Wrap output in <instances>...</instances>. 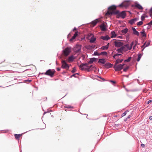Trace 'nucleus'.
Segmentation results:
<instances>
[{"label":"nucleus","instance_id":"obj_1","mask_svg":"<svg viewBox=\"0 0 152 152\" xmlns=\"http://www.w3.org/2000/svg\"><path fill=\"white\" fill-rule=\"evenodd\" d=\"M113 14L117 15L116 17L117 18H119L121 17L123 18H124L126 16V14L125 11H122L121 12H119V11L118 10H116V12H108L107 13V15Z\"/></svg>","mask_w":152,"mask_h":152},{"label":"nucleus","instance_id":"obj_2","mask_svg":"<svg viewBox=\"0 0 152 152\" xmlns=\"http://www.w3.org/2000/svg\"><path fill=\"white\" fill-rule=\"evenodd\" d=\"M80 69L82 70L90 71L92 70V68H94V66L91 65L90 66H88V64L87 63L82 64L80 66Z\"/></svg>","mask_w":152,"mask_h":152},{"label":"nucleus","instance_id":"obj_3","mask_svg":"<svg viewBox=\"0 0 152 152\" xmlns=\"http://www.w3.org/2000/svg\"><path fill=\"white\" fill-rule=\"evenodd\" d=\"M55 71L54 70L49 69L45 73H42L45 75L50 76L51 77H53L55 73Z\"/></svg>","mask_w":152,"mask_h":152},{"label":"nucleus","instance_id":"obj_4","mask_svg":"<svg viewBox=\"0 0 152 152\" xmlns=\"http://www.w3.org/2000/svg\"><path fill=\"white\" fill-rule=\"evenodd\" d=\"M116 8V7L114 5H112L109 7L108 8V11L106 13L105 15L107 16H109L111 15H107V13L108 12H116V10H115Z\"/></svg>","mask_w":152,"mask_h":152},{"label":"nucleus","instance_id":"obj_5","mask_svg":"<svg viewBox=\"0 0 152 152\" xmlns=\"http://www.w3.org/2000/svg\"><path fill=\"white\" fill-rule=\"evenodd\" d=\"M118 64H116L115 63V64L113 67L115 71H120L123 68L124 66V64H119L118 65Z\"/></svg>","mask_w":152,"mask_h":152},{"label":"nucleus","instance_id":"obj_6","mask_svg":"<svg viewBox=\"0 0 152 152\" xmlns=\"http://www.w3.org/2000/svg\"><path fill=\"white\" fill-rule=\"evenodd\" d=\"M115 46L117 47H122L124 45L123 42L121 40H115L114 41Z\"/></svg>","mask_w":152,"mask_h":152},{"label":"nucleus","instance_id":"obj_7","mask_svg":"<svg viewBox=\"0 0 152 152\" xmlns=\"http://www.w3.org/2000/svg\"><path fill=\"white\" fill-rule=\"evenodd\" d=\"M130 4V1H126L123 2L121 4L118 5V7H120L126 8L128 7Z\"/></svg>","mask_w":152,"mask_h":152},{"label":"nucleus","instance_id":"obj_8","mask_svg":"<svg viewBox=\"0 0 152 152\" xmlns=\"http://www.w3.org/2000/svg\"><path fill=\"white\" fill-rule=\"evenodd\" d=\"M71 51V48L67 47L63 51V53L64 56H66L69 55Z\"/></svg>","mask_w":152,"mask_h":152},{"label":"nucleus","instance_id":"obj_9","mask_svg":"<svg viewBox=\"0 0 152 152\" xmlns=\"http://www.w3.org/2000/svg\"><path fill=\"white\" fill-rule=\"evenodd\" d=\"M62 66L61 67L62 68L68 69H69V65L66 63L65 61H63L61 62Z\"/></svg>","mask_w":152,"mask_h":152},{"label":"nucleus","instance_id":"obj_10","mask_svg":"<svg viewBox=\"0 0 152 152\" xmlns=\"http://www.w3.org/2000/svg\"><path fill=\"white\" fill-rule=\"evenodd\" d=\"M10 66L15 69L19 68L20 66V64L17 63L11 64Z\"/></svg>","mask_w":152,"mask_h":152},{"label":"nucleus","instance_id":"obj_11","mask_svg":"<svg viewBox=\"0 0 152 152\" xmlns=\"http://www.w3.org/2000/svg\"><path fill=\"white\" fill-rule=\"evenodd\" d=\"M100 39H103L104 40L107 41L110 39V37L108 35H106L105 36H101Z\"/></svg>","mask_w":152,"mask_h":152},{"label":"nucleus","instance_id":"obj_12","mask_svg":"<svg viewBox=\"0 0 152 152\" xmlns=\"http://www.w3.org/2000/svg\"><path fill=\"white\" fill-rule=\"evenodd\" d=\"M113 65L109 63H106L104 66L105 67L107 68H109L113 66Z\"/></svg>","mask_w":152,"mask_h":152},{"label":"nucleus","instance_id":"obj_13","mask_svg":"<svg viewBox=\"0 0 152 152\" xmlns=\"http://www.w3.org/2000/svg\"><path fill=\"white\" fill-rule=\"evenodd\" d=\"M132 29L133 31V34H135L137 36H139V32L137 31L136 29L134 28H132Z\"/></svg>","mask_w":152,"mask_h":152},{"label":"nucleus","instance_id":"obj_14","mask_svg":"<svg viewBox=\"0 0 152 152\" xmlns=\"http://www.w3.org/2000/svg\"><path fill=\"white\" fill-rule=\"evenodd\" d=\"M99 21V19H96L95 20L92 21L91 22V24L93 25V26H95L96 23Z\"/></svg>","mask_w":152,"mask_h":152},{"label":"nucleus","instance_id":"obj_15","mask_svg":"<svg viewBox=\"0 0 152 152\" xmlns=\"http://www.w3.org/2000/svg\"><path fill=\"white\" fill-rule=\"evenodd\" d=\"M135 7L140 10H142L143 8L140 4H136L135 5Z\"/></svg>","mask_w":152,"mask_h":152},{"label":"nucleus","instance_id":"obj_16","mask_svg":"<svg viewBox=\"0 0 152 152\" xmlns=\"http://www.w3.org/2000/svg\"><path fill=\"white\" fill-rule=\"evenodd\" d=\"M98 62L104 64L105 63L106 61L104 59H99Z\"/></svg>","mask_w":152,"mask_h":152},{"label":"nucleus","instance_id":"obj_17","mask_svg":"<svg viewBox=\"0 0 152 152\" xmlns=\"http://www.w3.org/2000/svg\"><path fill=\"white\" fill-rule=\"evenodd\" d=\"M22 135V134H15L14 136L15 137V138L17 140H19L20 137Z\"/></svg>","mask_w":152,"mask_h":152},{"label":"nucleus","instance_id":"obj_18","mask_svg":"<svg viewBox=\"0 0 152 152\" xmlns=\"http://www.w3.org/2000/svg\"><path fill=\"white\" fill-rule=\"evenodd\" d=\"M100 28L102 31H104L106 30L105 25L104 24H102L100 26Z\"/></svg>","mask_w":152,"mask_h":152},{"label":"nucleus","instance_id":"obj_19","mask_svg":"<svg viewBox=\"0 0 152 152\" xmlns=\"http://www.w3.org/2000/svg\"><path fill=\"white\" fill-rule=\"evenodd\" d=\"M137 18L132 19L129 21V23L131 24H132L133 23H134L135 21H137Z\"/></svg>","mask_w":152,"mask_h":152},{"label":"nucleus","instance_id":"obj_20","mask_svg":"<svg viewBox=\"0 0 152 152\" xmlns=\"http://www.w3.org/2000/svg\"><path fill=\"white\" fill-rule=\"evenodd\" d=\"M109 43H108L107 45L105 46H103L101 48V49L102 50H107L109 46Z\"/></svg>","mask_w":152,"mask_h":152},{"label":"nucleus","instance_id":"obj_21","mask_svg":"<svg viewBox=\"0 0 152 152\" xmlns=\"http://www.w3.org/2000/svg\"><path fill=\"white\" fill-rule=\"evenodd\" d=\"M121 47L123 51H126L128 50L126 48H127L126 47V45H125L124 46H122Z\"/></svg>","mask_w":152,"mask_h":152},{"label":"nucleus","instance_id":"obj_22","mask_svg":"<svg viewBox=\"0 0 152 152\" xmlns=\"http://www.w3.org/2000/svg\"><path fill=\"white\" fill-rule=\"evenodd\" d=\"M116 51L119 53H123V50H122V49L121 47L120 48L117 49L116 50Z\"/></svg>","mask_w":152,"mask_h":152},{"label":"nucleus","instance_id":"obj_23","mask_svg":"<svg viewBox=\"0 0 152 152\" xmlns=\"http://www.w3.org/2000/svg\"><path fill=\"white\" fill-rule=\"evenodd\" d=\"M95 58H92L90 59V61L88 62V64H92L94 61H95Z\"/></svg>","mask_w":152,"mask_h":152},{"label":"nucleus","instance_id":"obj_24","mask_svg":"<svg viewBox=\"0 0 152 152\" xmlns=\"http://www.w3.org/2000/svg\"><path fill=\"white\" fill-rule=\"evenodd\" d=\"M74 57L73 56H71L69 57L68 59V61L69 62L72 61L74 59Z\"/></svg>","mask_w":152,"mask_h":152},{"label":"nucleus","instance_id":"obj_25","mask_svg":"<svg viewBox=\"0 0 152 152\" xmlns=\"http://www.w3.org/2000/svg\"><path fill=\"white\" fill-rule=\"evenodd\" d=\"M111 38H113L115 37L116 35L115 32L114 31H112L111 32Z\"/></svg>","mask_w":152,"mask_h":152},{"label":"nucleus","instance_id":"obj_26","mask_svg":"<svg viewBox=\"0 0 152 152\" xmlns=\"http://www.w3.org/2000/svg\"><path fill=\"white\" fill-rule=\"evenodd\" d=\"M96 40V38L94 37H92L91 39L90 40V42L91 43H93Z\"/></svg>","mask_w":152,"mask_h":152},{"label":"nucleus","instance_id":"obj_27","mask_svg":"<svg viewBox=\"0 0 152 152\" xmlns=\"http://www.w3.org/2000/svg\"><path fill=\"white\" fill-rule=\"evenodd\" d=\"M128 31V29L127 28H126L121 31V32L124 34L126 33Z\"/></svg>","mask_w":152,"mask_h":152},{"label":"nucleus","instance_id":"obj_28","mask_svg":"<svg viewBox=\"0 0 152 152\" xmlns=\"http://www.w3.org/2000/svg\"><path fill=\"white\" fill-rule=\"evenodd\" d=\"M123 61V59H118L116 61L115 63L118 64L119 63H121Z\"/></svg>","mask_w":152,"mask_h":152},{"label":"nucleus","instance_id":"obj_29","mask_svg":"<svg viewBox=\"0 0 152 152\" xmlns=\"http://www.w3.org/2000/svg\"><path fill=\"white\" fill-rule=\"evenodd\" d=\"M129 113V111L128 110H127L124 112L122 114V116L123 117L125 115H126V114H128Z\"/></svg>","mask_w":152,"mask_h":152},{"label":"nucleus","instance_id":"obj_30","mask_svg":"<svg viewBox=\"0 0 152 152\" xmlns=\"http://www.w3.org/2000/svg\"><path fill=\"white\" fill-rule=\"evenodd\" d=\"M142 55V54H140L138 55V58L137 59V61H140Z\"/></svg>","mask_w":152,"mask_h":152},{"label":"nucleus","instance_id":"obj_31","mask_svg":"<svg viewBox=\"0 0 152 152\" xmlns=\"http://www.w3.org/2000/svg\"><path fill=\"white\" fill-rule=\"evenodd\" d=\"M135 43H134V45L133 47V49H134L135 48L136 46H137V45H139V44L137 42V41H134Z\"/></svg>","mask_w":152,"mask_h":152},{"label":"nucleus","instance_id":"obj_32","mask_svg":"<svg viewBox=\"0 0 152 152\" xmlns=\"http://www.w3.org/2000/svg\"><path fill=\"white\" fill-rule=\"evenodd\" d=\"M126 48L128 50H131L132 48V47L130 46V45L129 44H126Z\"/></svg>","mask_w":152,"mask_h":152},{"label":"nucleus","instance_id":"obj_33","mask_svg":"<svg viewBox=\"0 0 152 152\" xmlns=\"http://www.w3.org/2000/svg\"><path fill=\"white\" fill-rule=\"evenodd\" d=\"M141 34L143 37H146V34L145 33V32L143 31H142L141 32Z\"/></svg>","mask_w":152,"mask_h":152},{"label":"nucleus","instance_id":"obj_34","mask_svg":"<svg viewBox=\"0 0 152 152\" xmlns=\"http://www.w3.org/2000/svg\"><path fill=\"white\" fill-rule=\"evenodd\" d=\"M107 53L106 52H102L100 53V55H107Z\"/></svg>","mask_w":152,"mask_h":152},{"label":"nucleus","instance_id":"obj_35","mask_svg":"<svg viewBox=\"0 0 152 152\" xmlns=\"http://www.w3.org/2000/svg\"><path fill=\"white\" fill-rule=\"evenodd\" d=\"M86 48L88 49H91L92 47H91V45H88L86 46Z\"/></svg>","mask_w":152,"mask_h":152},{"label":"nucleus","instance_id":"obj_36","mask_svg":"<svg viewBox=\"0 0 152 152\" xmlns=\"http://www.w3.org/2000/svg\"><path fill=\"white\" fill-rule=\"evenodd\" d=\"M131 59V57H130L128 58L126 60H125V61L127 62H129L130 61Z\"/></svg>","mask_w":152,"mask_h":152},{"label":"nucleus","instance_id":"obj_37","mask_svg":"<svg viewBox=\"0 0 152 152\" xmlns=\"http://www.w3.org/2000/svg\"><path fill=\"white\" fill-rule=\"evenodd\" d=\"M94 55L95 56H99L100 55V53H98L97 51H95L94 52Z\"/></svg>","mask_w":152,"mask_h":152},{"label":"nucleus","instance_id":"obj_38","mask_svg":"<svg viewBox=\"0 0 152 152\" xmlns=\"http://www.w3.org/2000/svg\"><path fill=\"white\" fill-rule=\"evenodd\" d=\"M121 55V54H118V53H116L113 56V57L114 58H115V57L117 56Z\"/></svg>","mask_w":152,"mask_h":152},{"label":"nucleus","instance_id":"obj_39","mask_svg":"<svg viewBox=\"0 0 152 152\" xmlns=\"http://www.w3.org/2000/svg\"><path fill=\"white\" fill-rule=\"evenodd\" d=\"M65 108H73V107L72 106L69 105H66V106H65Z\"/></svg>","mask_w":152,"mask_h":152},{"label":"nucleus","instance_id":"obj_40","mask_svg":"<svg viewBox=\"0 0 152 152\" xmlns=\"http://www.w3.org/2000/svg\"><path fill=\"white\" fill-rule=\"evenodd\" d=\"M143 22L142 21H140L137 23V26H140L142 24Z\"/></svg>","mask_w":152,"mask_h":152},{"label":"nucleus","instance_id":"obj_41","mask_svg":"<svg viewBox=\"0 0 152 152\" xmlns=\"http://www.w3.org/2000/svg\"><path fill=\"white\" fill-rule=\"evenodd\" d=\"M146 42V44H145L146 45L145 46V47H144V48H145V47L148 46L150 44V42H148L147 43H146V42Z\"/></svg>","mask_w":152,"mask_h":152},{"label":"nucleus","instance_id":"obj_42","mask_svg":"<svg viewBox=\"0 0 152 152\" xmlns=\"http://www.w3.org/2000/svg\"><path fill=\"white\" fill-rule=\"evenodd\" d=\"M76 37L74 36H73L72 38L70 39V41L71 42H72L73 39H75Z\"/></svg>","mask_w":152,"mask_h":152},{"label":"nucleus","instance_id":"obj_43","mask_svg":"<svg viewBox=\"0 0 152 152\" xmlns=\"http://www.w3.org/2000/svg\"><path fill=\"white\" fill-rule=\"evenodd\" d=\"M149 13L150 14V16L151 17H152V7L150 9L149 12Z\"/></svg>","mask_w":152,"mask_h":152},{"label":"nucleus","instance_id":"obj_44","mask_svg":"<svg viewBox=\"0 0 152 152\" xmlns=\"http://www.w3.org/2000/svg\"><path fill=\"white\" fill-rule=\"evenodd\" d=\"M134 41H132L130 44V45H130V46L132 47V46L134 44Z\"/></svg>","mask_w":152,"mask_h":152},{"label":"nucleus","instance_id":"obj_45","mask_svg":"<svg viewBox=\"0 0 152 152\" xmlns=\"http://www.w3.org/2000/svg\"><path fill=\"white\" fill-rule=\"evenodd\" d=\"M129 66H127L123 70L124 71V72H126L127 70L129 69Z\"/></svg>","mask_w":152,"mask_h":152},{"label":"nucleus","instance_id":"obj_46","mask_svg":"<svg viewBox=\"0 0 152 152\" xmlns=\"http://www.w3.org/2000/svg\"><path fill=\"white\" fill-rule=\"evenodd\" d=\"M76 71V69L75 67H74L72 70V72L73 73L75 72Z\"/></svg>","mask_w":152,"mask_h":152},{"label":"nucleus","instance_id":"obj_47","mask_svg":"<svg viewBox=\"0 0 152 152\" xmlns=\"http://www.w3.org/2000/svg\"><path fill=\"white\" fill-rule=\"evenodd\" d=\"M78 35V32L77 31L75 32V34H74L73 36L75 37H76Z\"/></svg>","mask_w":152,"mask_h":152},{"label":"nucleus","instance_id":"obj_48","mask_svg":"<svg viewBox=\"0 0 152 152\" xmlns=\"http://www.w3.org/2000/svg\"><path fill=\"white\" fill-rule=\"evenodd\" d=\"M147 24L149 25H152V20H151L150 21V22L149 23H148Z\"/></svg>","mask_w":152,"mask_h":152},{"label":"nucleus","instance_id":"obj_49","mask_svg":"<svg viewBox=\"0 0 152 152\" xmlns=\"http://www.w3.org/2000/svg\"><path fill=\"white\" fill-rule=\"evenodd\" d=\"M145 18V17L144 16H141V20H144Z\"/></svg>","mask_w":152,"mask_h":152},{"label":"nucleus","instance_id":"obj_50","mask_svg":"<svg viewBox=\"0 0 152 152\" xmlns=\"http://www.w3.org/2000/svg\"><path fill=\"white\" fill-rule=\"evenodd\" d=\"M110 82L111 83H112L113 84H114L116 83L115 81H113V80H110Z\"/></svg>","mask_w":152,"mask_h":152},{"label":"nucleus","instance_id":"obj_51","mask_svg":"<svg viewBox=\"0 0 152 152\" xmlns=\"http://www.w3.org/2000/svg\"><path fill=\"white\" fill-rule=\"evenodd\" d=\"M128 115V116L127 117V118H126V120L127 119L131 117V116L130 115H129V114Z\"/></svg>","mask_w":152,"mask_h":152},{"label":"nucleus","instance_id":"obj_52","mask_svg":"<svg viewBox=\"0 0 152 152\" xmlns=\"http://www.w3.org/2000/svg\"><path fill=\"white\" fill-rule=\"evenodd\" d=\"M145 44H146V42H145V43H144V45L141 47V48H142L143 47H144V48H144V47H145Z\"/></svg>","mask_w":152,"mask_h":152},{"label":"nucleus","instance_id":"obj_53","mask_svg":"<svg viewBox=\"0 0 152 152\" xmlns=\"http://www.w3.org/2000/svg\"><path fill=\"white\" fill-rule=\"evenodd\" d=\"M141 146L142 148H144L145 146V145L143 144H141Z\"/></svg>","mask_w":152,"mask_h":152},{"label":"nucleus","instance_id":"obj_54","mask_svg":"<svg viewBox=\"0 0 152 152\" xmlns=\"http://www.w3.org/2000/svg\"><path fill=\"white\" fill-rule=\"evenodd\" d=\"M0 71H5V70L3 68H0Z\"/></svg>","mask_w":152,"mask_h":152},{"label":"nucleus","instance_id":"obj_55","mask_svg":"<svg viewBox=\"0 0 152 152\" xmlns=\"http://www.w3.org/2000/svg\"><path fill=\"white\" fill-rule=\"evenodd\" d=\"M57 70L58 71H59L61 70V69L59 68H57Z\"/></svg>","mask_w":152,"mask_h":152},{"label":"nucleus","instance_id":"obj_56","mask_svg":"<svg viewBox=\"0 0 152 152\" xmlns=\"http://www.w3.org/2000/svg\"><path fill=\"white\" fill-rule=\"evenodd\" d=\"M4 79V77H0V79L1 80H3Z\"/></svg>","mask_w":152,"mask_h":152},{"label":"nucleus","instance_id":"obj_57","mask_svg":"<svg viewBox=\"0 0 152 152\" xmlns=\"http://www.w3.org/2000/svg\"><path fill=\"white\" fill-rule=\"evenodd\" d=\"M91 47H92V48H94L95 47V45H91Z\"/></svg>","mask_w":152,"mask_h":152},{"label":"nucleus","instance_id":"obj_58","mask_svg":"<svg viewBox=\"0 0 152 152\" xmlns=\"http://www.w3.org/2000/svg\"><path fill=\"white\" fill-rule=\"evenodd\" d=\"M149 119L151 120H152V116H150L149 117Z\"/></svg>","mask_w":152,"mask_h":152},{"label":"nucleus","instance_id":"obj_59","mask_svg":"<svg viewBox=\"0 0 152 152\" xmlns=\"http://www.w3.org/2000/svg\"><path fill=\"white\" fill-rule=\"evenodd\" d=\"M76 30H77L76 28L75 27V28H74L73 29V31H76Z\"/></svg>","mask_w":152,"mask_h":152},{"label":"nucleus","instance_id":"obj_60","mask_svg":"<svg viewBox=\"0 0 152 152\" xmlns=\"http://www.w3.org/2000/svg\"><path fill=\"white\" fill-rule=\"evenodd\" d=\"M152 101L151 100H150L148 101V103H149L150 102H151Z\"/></svg>","mask_w":152,"mask_h":152},{"label":"nucleus","instance_id":"obj_61","mask_svg":"<svg viewBox=\"0 0 152 152\" xmlns=\"http://www.w3.org/2000/svg\"><path fill=\"white\" fill-rule=\"evenodd\" d=\"M124 76H125L127 77H128V75H124Z\"/></svg>","mask_w":152,"mask_h":152},{"label":"nucleus","instance_id":"obj_62","mask_svg":"<svg viewBox=\"0 0 152 152\" xmlns=\"http://www.w3.org/2000/svg\"><path fill=\"white\" fill-rule=\"evenodd\" d=\"M75 74H74L73 75H72V76H75Z\"/></svg>","mask_w":152,"mask_h":152},{"label":"nucleus","instance_id":"obj_63","mask_svg":"<svg viewBox=\"0 0 152 152\" xmlns=\"http://www.w3.org/2000/svg\"><path fill=\"white\" fill-rule=\"evenodd\" d=\"M144 48H143V49L142 50V51H143V50H144Z\"/></svg>","mask_w":152,"mask_h":152},{"label":"nucleus","instance_id":"obj_64","mask_svg":"<svg viewBox=\"0 0 152 152\" xmlns=\"http://www.w3.org/2000/svg\"><path fill=\"white\" fill-rule=\"evenodd\" d=\"M30 81H31V80H29Z\"/></svg>","mask_w":152,"mask_h":152}]
</instances>
